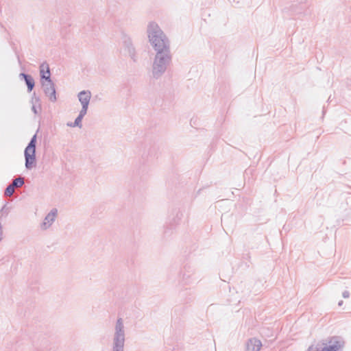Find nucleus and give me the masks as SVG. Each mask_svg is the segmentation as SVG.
Instances as JSON below:
<instances>
[{
	"label": "nucleus",
	"instance_id": "obj_1",
	"mask_svg": "<svg viewBox=\"0 0 351 351\" xmlns=\"http://www.w3.org/2000/svg\"><path fill=\"white\" fill-rule=\"evenodd\" d=\"M147 34L156 53L171 51L169 40L158 23L149 22L147 27Z\"/></svg>",
	"mask_w": 351,
	"mask_h": 351
},
{
	"label": "nucleus",
	"instance_id": "obj_2",
	"mask_svg": "<svg viewBox=\"0 0 351 351\" xmlns=\"http://www.w3.org/2000/svg\"><path fill=\"white\" fill-rule=\"evenodd\" d=\"M171 51L156 53L152 65V77L158 80L166 72L171 62Z\"/></svg>",
	"mask_w": 351,
	"mask_h": 351
},
{
	"label": "nucleus",
	"instance_id": "obj_3",
	"mask_svg": "<svg viewBox=\"0 0 351 351\" xmlns=\"http://www.w3.org/2000/svg\"><path fill=\"white\" fill-rule=\"evenodd\" d=\"M125 330L123 320L118 318L114 327L112 351H124Z\"/></svg>",
	"mask_w": 351,
	"mask_h": 351
},
{
	"label": "nucleus",
	"instance_id": "obj_4",
	"mask_svg": "<svg viewBox=\"0 0 351 351\" xmlns=\"http://www.w3.org/2000/svg\"><path fill=\"white\" fill-rule=\"evenodd\" d=\"M119 51L123 55H128L134 62L137 60V53L131 37L122 32L119 40Z\"/></svg>",
	"mask_w": 351,
	"mask_h": 351
},
{
	"label": "nucleus",
	"instance_id": "obj_5",
	"mask_svg": "<svg viewBox=\"0 0 351 351\" xmlns=\"http://www.w3.org/2000/svg\"><path fill=\"white\" fill-rule=\"evenodd\" d=\"M36 134H34L30 142L25 149L24 156L25 159V167L27 169H32L36 165Z\"/></svg>",
	"mask_w": 351,
	"mask_h": 351
},
{
	"label": "nucleus",
	"instance_id": "obj_6",
	"mask_svg": "<svg viewBox=\"0 0 351 351\" xmlns=\"http://www.w3.org/2000/svg\"><path fill=\"white\" fill-rule=\"evenodd\" d=\"M343 341L338 337H331L321 351H339L343 346Z\"/></svg>",
	"mask_w": 351,
	"mask_h": 351
},
{
	"label": "nucleus",
	"instance_id": "obj_7",
	"mask_svg": "<svg viewBox=\"0 0 351 351\" xmlns=\"http://www.w3.org/2000/svg\"><path fill=\"white\" fill-rule=\"evenodd\" d=\"M41 84L46 96L49 97V99L51 101L55 102L57 100V97L54 84L51 80H49L48 81H41Z\"/></svg>",
	"mask_w": 351,
	"mask_h": 351
},
{
	"label": "nucleus",
	"instance_id": "obj_8",
	"mask_svg": "<svg viewBox=\"0 0 351 351\" xmlns=\"http://www.w3.org/2000/svg\"><path fill=\"white\" fill-rule=\"evenodd\" d=\"M58 210L56 208L52 209L45 217L44 221L40 224L42 230H47L51 227L57 217Z\"/></svg>",
	"mask_w": 351,
	"mask_h": 351
},
{
	"label": "nucleus",
	"instance_id": "obj_9",
	"mask_svg": "<svg viewBox=\"0 0 351 351\" xmlns=\"http://www.w3.org/2000/svg\"><path fill=\"white\" fill-rule=\"evenodd\" d=\"M262 347L261 341L256 338L250 339L245 346V351H260Z\"/></svg>",
	"mask_w": 351,
	"mask_h": 351
},
{
	"label": "nucleus",
	"instance_id": "obj_10",
	"mask_svg": "<svg viewBox=\"0 0 351 351\" xmlns=\"http://www.w3.org/2000/svg\"><path fill=\"white\" fill-rule=\"evenodd\" d=\"M77 98L82 106L88 107L91 99V93L89 90H82L77 94Z\"/></svg>",
	"mask_w": 351,
	"mask_h": 351
},
{
	"label": "nucleus",
	"instance_id": "obj_11",
	"mask_svg": "<svg viewBox=\"0 0 351 351\" xmlns=\"http://www.w3.org/2000/svg\"><path fill=\"white\" fill-rule=\"evenodd\" d=\"M40 77L42 81L51 80L50 71L48 64H42L40 66Z\"/></svg>",
	"mask_w": 351,
	"mask_h": 351
},
{
	"label": "nucleus",
	"instance_id": "obj_12",
	"mask_svg": "<svg viewBox=\"0 0 351 351\" xmlns=\"http://www.w3.org/2000/svg\"><path fill=\"white\" fill-rule=\"evenodd\" d=\"M31 102L32 104V110L35 114H38L41 111V105L39 97H36L35 94H34Z\"/></svg>",
	"mask_w": 351,
	"mask_h": 351
},
{
	"label": "nucleus",
	"instance_id": "obj_13",
	"mask_svg": "<svg viewBox=\"0 0 351 351\" xmlns=\"http://www.w3.org/2000/svg\"><path fill=\"white\" fill-rule=\"evenodd\" d=\"M20 78H23L25 80V83L27 86V90L29 92H31L34 86V80L31 75H27L25 73H21L19 75Z\"/></svg>",
	"mask_w": 351,
	"mask_h": 351
},
{
	"label": "nucleus",
	"instance_id": "obj_14",
	"mask_svg": "<svg viewBox=\"0 0 351 351\" xmlns=\"http://www.w3.org/2000/svg\"><path fill=\"white\" fill-rule=\"evenodd\" d=\"M195 274L193 272L191 274L184 273L182 275V282L184 285H191L194 283L196 281V278L194 277Z\"/></svg>",
	"mask_w": 351,
	"mask_h": 351
},
{
	"label": "nucleus",
	"instance_id": "obj_15",
	"mask_svg": "<svg viewBox=\"0 0 351 351\" xmlns=\"http://www.w3.org/2000/svg\"><path fill=\"white\" fill-rule=\"evenodd\" d=\"M24 184V179L23 178L19 177L16 179H14L11 185L15 189L18 187H21Z\"/></svg>",
	"mask_w": 351,
	"mask_h": 351
},
{
	"label": "nucleus",
	"instance_id": "obj_16",
	"mask_svg": "<svg viewBox=\"0 0 351 351\" xmlns=\"http://www.w3.org/2000/svg\"><path fill=\"white\" fill-rule=\"evenodd\" d=\"M14 192V188L11 184H10L5 189L4 194L5 196L10 197L13 195Z\"/></svg>",
	"mask_w": 351,
	"mask_h": 351
},
{
	"label": "nucleus",
	"instance_id": "obj_17",
	"mask_svg": "<svg viewBox=\"0 0 351 351\" xmlns=\"http://www.w3.org/2000/svg\"><path fill=\"white\" fill-rule=\"evenodd\" d=\"M83 118H82L81 117H79L77 116L75 120V121L73 122V125H76L77 127L81 128L82 125V121Z\"/></svg>",
	"mask_w": 351,
	"mask_h": 351
},
{
	"label": "nucleus",
	"instance_id": "obj_18",
	"mask_svg": "<svg viewBox=\"0 0 351 351\" xmlns=\"http://www.w3.org/2000/svg\"><path fill=\"white\" fill-rule=\"evenodd\" d=\"M88 107L87 106H82V108L78 114L79 117L84 118V117L86 114Z\"/></svg>",
	"mask_w": 351,
	"mask_h": 351
},
{
	"label": "nucleus",
	"instance_id": "obj_19",
	"mask_svg": "<svg viewBox=\"0 0 351 351\" xmlns=\"http://www.w3.org/2000/svg\"><path fill=\"white\" fill-rule=\"evenodd\" d=\"M342 295L344 298H348L350 296V293L348 291H344L342 293Z\"/></svg>",
	"mask_w": 351,
	"mask_h": 351
},
{
	"label": "nucleus",
	"instance_id": "obj_20",
	"mask_svg": "<svg viewBox=\"0 0 351 351\" xmlns=\"http://www.w3.org/2000/svg\"><path fill=\"white\" fill-rule=\"evenodd\" d=\"M3 239V226L0 223V242Z\"/></svg>",
	"mask_w": 351,
	"mask_h": 351
},
{
	"label": "nucleus",
	"instance_id": "obj_21",
	"mask_svg": "<svg viewBox=\"0 0 351 351\" xmlns=\"http://www.w3.org/2000/svg\"><path fill=\"white\" fill-rule=\"evenodd\" d=\"M67 126L69 127H71V128H75V127H77L76 125H73V123H67Z\"/></svg>",
	"mask_w": 351,
	"mask_h": 351
},
{
	"label": "nucleus",
	"instance_id": "obj_22",
	"mask_svg": "<svg viewBox=\"0 0 351 351\" xmlns=\"http://www.w3.org/2000/svg\"><path fill=\"white\" fill-rule=\"evenodd\" d=\"M307 351H315V349L313 346H311L308 348V350Z\"/></svg>",
	"mask_w": 351,
	"mask_h": 351
},
{
	"label": "nucleus",
	"instance_id": "obj_23",
	"mask_svg": "<svg viewBox=\"0 0 351 351\" xmlns=\"http://www.w3.org/2000/svg\"><path fill=\"white\" fill-rule=\"evenodd\" d=\"M343 302L342 300H341V301H339V302L338 305H339V306H342V305H343Z\"/></svg>",
	"mask_w": 351,
	"mask_h": 351
}]
</instances>
